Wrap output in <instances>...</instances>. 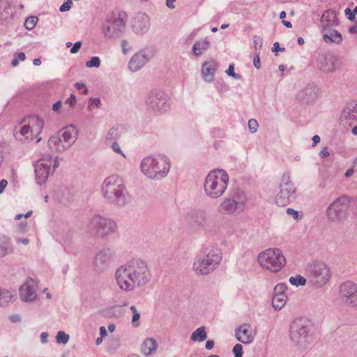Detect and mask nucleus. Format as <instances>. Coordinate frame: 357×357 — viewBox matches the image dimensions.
Instances as JSON below:
<instances>
[{"instance_id":"obj_1","label":"nucleus","mask_w":357,"mask_h":357,"mask_svg":"<svg viewBox=\"0 0 357 357\" xmlns=\"http://www.w3.org/2000/svg\"><path fill=\"white\" fill-rule=\"evenodd\" d=\"M152 277L147 263L140 259H133L119 266L115 272V278L119 287L126 291H131L136 288L148 284Z\"/></svg>"},{"instance_id":"obj_2","label":"nucleus","mask_w":357,"mask_h":357,"mask_svg":"<svg viewBox=\"0 0 357 357\" xmlns=\"http://www.w3.org/2000/svg\"><path fill=\"white\" fill-rule=\"evenodd\" d=\"M104 198L110 204L123 206L129 202L128 193L121 177L112 174L105 178L102 183Z\"/></svg>"},{"instance_id":"obj_3","label":"nucleus","mask_w":357,"mask_h":357,"mask_svg":"<svg viewBox=\"0 0 357 357\" xmlns=\"http://www.w3.org/2000/svg\"><path fill=\"white\" fill-rule=\"evenodd\" d=\"M170 168V159L162 154L147 156L140 163V169L144 175L154 180H160L166 177Z\"/></svg>"},{"instance_id":"obj_4","label":"nucleus","mask_w":357,"mask_h":357,"mask_svg":"<svg viewBox=\"0 0 357 357\" xmlns=\"http://www.w3.org/2000/svg\"><path fill=\"white\" fill-rule=\"evenodd\" d=\"M289 334L291 342L299 350L307 349L313 342L312 325L304 317L296 318L291 323Z\"/></svg>"},{"instance_id":"obj_5","label":"nucleus","mask_w":357,"mask_h":357,"mask_svg":"<svg viewBox=\"0 0 357 357\" xmlns=\"http://www.w3.org/2000/svg\"><path fill=\"white\" fill-rule=\"evenodd\" d=\"M229 176L222 169H213L206 176L204 184L206 195L211 199L220 197L227 188Z\"/></svg>"},{"instance_id":"obj_6","label":"nucleus","mask_w":357,"mask_h":357,"mask_svg":"<svg viewBox=\"0 0 357 357\" xmlns=\"http://www.w3.org/2000/svg\"><path fill=\"white\" fill-rule=\"evenodd\" d=\"M222 261V254L217 250L206 249L195 258L192 270L198 275H206L214 271Z\"/></svg>"},{"instance_id":"obj_7","label":"nucleus","mask_w":357,"mask_h":357,"mask_svg":"<svg viewBox=\"0 0 357 357\" xmlns=\"http://www.w3.org/2000/svg\"><path fill=\"white\" fill-rule=\"evenodd\" d=\"M259 265L271 272L279 271L286 264L282 251L278 248H268L257 256Z\"/></svg>"},{"instance_id":"obj_8","label":"nucleus","mask_w":357,"mask_h":357,"mask_svg":"<svg viewBox=\"0 0 357 357\" xmlns=\"http://www.w3.org/2000/svg\"><path fill=\"white\" fill-rule=\"evenodd\" d=\"M127 21L125 12L113 13L109 16L102 27V33L105 38H113L119 36L124 30Z\"/></svg>"},{"instance_id":"obj_9","label":"nucleus","mask_w":357,"mask_h":357,"mask_svg":"<svg viewBox=\"0 0 357 357\" xmlns=\"http://www.w3.org/2000/svg\"><path fill=\"white\" fill-rule=\"evenodd\" d=\"M116 225L111 219L100 215L93 216L87 226L89 233L96 236H105L115 231Z\"/></svg>"},{"instance_id":"obj_10","label":"nucleus","mask_w":357,"mask_h":357,"mask_svg":"<svg viewBox=\"0 0 357 357\" xmlns=\"http://www.w3.org/2000/svg\"><path fill=\"white\" fill-rule=\"evenodd\" d=\"M309 280L317 288L324 286L330 280L331 273L329 267L323 262H315L310 266Z\"/></svg>"},{"instance_id":"obj_11","label":"nucleus","mask_w":357,"mask_h":357,"mask_svg":"<svg viewBox=\"0 0 357 357\" xmlns=\"http://www.w3.org/2000/svg\"><path fill=\"white\" fill-rule=\"evenodd\" d=\"M296 188L289 176H283L280 184V191L275 197V202L280 206H284L296 199Z\"/></svg>"},{"instance_id":"obj_12","label":"nucleus","mask_w":357,"mask_h":357,"mask_svg":"<svg viewBox=\"0 0 357 357\" xmlns=\"http://www.w3.org/2000/svg\"><path fill=\"white\" fill-rule=\"evenodd\" d=\"M145 103L147 109L155 114L164 113L169 107L167 96L158 91L150 92L145 99Z\"/></svg>"},{"instance_id":"obj_13","label":"nucleus","mask_w":357,"mask_h":357,"mask_svg":"<svg viewBox=\"0 0 357 357\" xmlns=\"http://www.w3.org/2000/svg\"><path fill=\"white\" fill-rule=\"evenodd\" d=\"M156 54V49L153 46L146 47L135 53L130 59L128 66L130 71L137 72Z\"/></svg>"},{"instance_id":"obj_14","label":"nucleus","mask_w":357,"mask_h":357,"mask_svg":"<svg viewBox=\"0 0 357 357\" xmlns=\"http://www.w3.org/2000/svg\"><path fill=\"white\" fill-rule=\"evenodd\" d=\"M349 205V198L346 195L337 197L327 208L326 215L331 221H337L344 218Z\"/></svg>"},{"instance_id":"obj_15","label":"nucleus","mask_w":357,"mask_h":357,"mask_svg":"<svg viewBox=\"0 0 357 357\" xmlns=\"http://www.w3.org/2000/svg\"><path fill=\"white\" fill-rule=\"evenodd\" d=\"M245 203L244 195L228 197L223 200L220 206V211L224 213L232 214L236 211H242Z\"/></svg>"},{"instance_id":"obj_16","label":"nucleus","mask_w":357,"mask_h":357,"mask_svg":"<svg viewBox=\"0 0 357 357\" xmlns=\"http://www.w3.org/2000/svg\"><path fill=\"white\" fill-rule=\"evenodd\" d=\"M52 158L46 156L38 160L35 167L36 181L38 185H42L46 182L51 172Z\"/></svg>"},{"instance_id":"obj_17","label":"nucleus","mask_w":357,"mask_h":357,"mask_svg":"<svg viewBox=\"0 0 357 357\" xmlns=\"http://www.w3.org/2000/svg\"><path fill=\"white\" fill-rule=\"evenodd\" d=\"M114 259V252L109 248H105L97 253L94 261L93 267L96 271L102 272L106 270Z\"/></svg>"},{"instance_id":"obj_18","label":"nucleus","mask_w":357,"mask_h":357,"mask_svg":"<svg viewBox=\"0 0 357 357\" xmlns=\"http://www.w3.org/2000/svg\"><path fill=\"white\" fill-rule=\"evenodd\" d=\"M340 294L344 302L352 306H357V286L355 283L347 281L341 284Z\"/></svg>"},{"instance_id":"obj_19","label":"nucleus","mask_w":357,"mask_h":357,"mask_svg":"<svg viewBox=\"0 0 357 357\" xmlns=\"http://www.w3.org/2000/svg\"><path fill=\"white\" fill-rule=\"evenodd\" d=\"M335 58L331 54H321L317 58V68L325 73L334 72L335 70Z\"/></svg>"},{"instance_id":"obj_20","label":"nucleus","mask_w":357,"mask_h":357,"mask_svg":"<svg viewBox=\"0 0 357 357\" xmlns=\"http://www.w3.org/2000/svg\"><path fill=\"white\" fill-rule=\"evenodd\" d=\"M36 284L32 279H28L20 288V296L22 301L31 302L36 298Z\"/></svg>"},{"instance_id":"obj_21","label":"nucleus","mask_w":357,"mask_h":357,"mask_svg":"<svg viewBox=\"0 0 357 357\" xmlns=\"http://www.w3.org/2000/svg\"><path fill=\"white\" fill-rule=\"evenodd\" d=\"M64 142V144L69 149L77 140L78 130L74 126H68L61 129L58 132Z\"/></svg>"},{"instance_id":"obj_22","label":"nucleus","mask_w":357,"mask_h":357,"mask_svg":"<svg viewBox=\"0 0 357 357\" xmlns=\"http://www.w3.org/2000/svg\"><path fill=\"white\" fill-rule=\"evenodd\" d=\"M150 18L146 14H140L133 22L134 31L137 33H146L150 27Z\"/></svg>"},{"instance_id":"obj_23","label":"nucleus","mask_w":357,"mask_h":357,"mask_svg":"<svg viewBox=\"0 0 357 357\" xmlns=\"http://www.w3.org/2000/svg\"><path fill=\"white\" fill-rule=\"evenodd\" d=\"M317 89L313 85H308L301 90L297 95L298 98L304 103H310L316 99Z\"/></svg>"},{"instance_id":"obj_24","label":"nucleus","mask_w":357,"mask_h":357,"mask_svg":"<svg viewBox=\"0 0 357 357\" xmlns=\"http://www.w3.org/2000/svg\"><path fill=\"white\" fill-rule=\"evenodd\" d=\"M357 120V107L351 105L346 107L342 112L340 121L343 125H353V121Z\"/></svg>"},{"instance_id":"obj_25","label":"nucleus","mask_w":357,"mask_h":357,"mask_svg":"<svg viewBox=\"0 0 357 357\" xmlns=\"http://www.w3.org/2000/svg\"><path fill=\"white\" fill-rule=\"evenodd\" d=\"M236 337L243 344L251 343L254 339L250 326L248 324L242 325L236 330Z\"/></svg>"},{"instance_id":"obj_26","label":"nucleus","mask_w":357,"mask_h":357,"mask_svg":"<svg viewBox=\"0 0 357 357\" xmlns=\"http://www.w3.org/2000/svg\"><path fill=\"white\" fill-rule=\"evenodd\" d=\"M14 15V8L10 2L6 1L0 5V23L10 22Z\"/></svg>"},{"instance_id":"obj_27","label":"nucleus","mask_w":357,"mask_h":357,"mask_svg":"<svg viewBox=\"0 0 357 357\" xmlns=\"http://www.w3.org/2000/svg\"><path fill=\"white\" fill-rule=\"evenodd\" d=\"M217 68V63L215 61L211 60L202 64V74L206 82H211L214 78V73Z\"/></svg>"},{"instance_id":"obj_28","label":"nucleus","mask_w":357,"mask_h":357,"mask_svg":"<svg viewBox=\"0 0 357 357\" xmlns=\"http://www.w3.org/2000/svg\"><path fill=\"white\" fill-rule=\"evenodd\" d=\"M321 26L324 31L328 27L337 24L336 13L332 10H327L322 14L321 19Z\"/></svg>"},{"instance_id":"obj_29","label":"nucleus","mask_w":357,"mask_h":357,"mask_svg":"<svg viewBox=\"0 0 357 357\" xmlns=\"http://www.w3.org/2000/svg\"><path fill=\"white\" fill-rule=\"evenodd\" d=\"M48 146L52 151L56 152H63L68 149V147L64 144V142L59 134L50 138Z\"/></svg>"},{"instance_id":"obj_30","label":"nucleus","mask_w":357,"mask_h":357,"mask_svg":"<svg viewBox=\"0 0 357 357\" xmlns=\"http://www.w3.org/2000/svg\"><path fill=\"white\" fill-rule=\"evenodd\" d=\"M16 299V294L0 287V306L6 307L13 303Z\"/></svg>"},{"instance_id":"obj_31","label":"nucleus","mask_w":357,"mask_h":357,"mask_svg":"<svg viewBox=\"0 0 357 357\" xmlns=\"http://www.w3.org/2000/svg\"><path fill=\"white\" fill-rule=\"evenodd\" d=\"M210 45L211 43L206 38L197 40L192 48V53L195 56H199L205 52Z\"/></svg>"},{"instance_id":"obj_32","label":"nucleus","mask_w":357,"mask_h":357,"mask_svg":"<svg viewBox=\"0 0 357 357\" xmlns=\"http://www.w3.org/2000/svg\"><path fill=\"white\" fill-rule=\"evenodd\" d=\"M158 348V343L153 338L146 339L142 344V352L145 355L153 354Z\"/></svg>"},{"instance_id":"obj_33","label":"nucleus","mask_w":357,"mask_h":357,"mask_svg":"<svg viewBox=\"0 0 357 357\" xmlns=\"http://www.w3.org/2000/svg\"><path fill=\"white\" fill-rule=\"evenodd\" d=\"M324 40L326 43H335L339 44L342 42V38L340 33L336 30L330 31L323 35Z\"/></svg>"},{"instance_id":"obj_34","label":"nucleus","mask_w":357,"mask_h":357,"mask_svg":"<svg viewBox=\"0 0 357 357\" xmlns=\"http://www.w3.org/2000/svg\"><path fill=\"white\" fill-rule=\"evenodd\" d=\"M287 302V296L285 294H274L272 299V305L276 310H281Z\"/></svg>"},{"instance_id":"obj_35","label":"nucleus","mask_w":357,"mask_h":357,"mask_svg":"<svg viewBox=\"0 0 357 357\" xmlns=\"http://www.w3.org/2000/svg\"><path fill=\"white\" fill-rule=\"evenodd\" d=\"M207 338L206 328L201 326L195 331L191 335L192 341L204 342Z\"/></svg>"},{"instance_id":"obj_36","label":"nucleus","mask_w":357,"mask_h":357,"mask_svg":"<svg viewBox=\"0 0 357 357\" xmlns=\"http://www.w3.org/2000/svg\"><path fill=\"white\" fill-rule=\"evenodd\" d=\"M29 123L32 124V130L33 132L39 134L43 128L44 122L43 120L38 116H34L31 119Z\"/></svg>"},{"instance_id":"obj_37","label":"nucleus","mask_w":357,"mask_h":357,"mask_svg":"<svg viewBox=\"0 0 357 357\" xmlns=\"http://www.w3.org/2000/svg\"><path fill=\"white\" fill-rule=\"evenodd\" d=\"M121 132L118 127H112L109 129L106 139L107 141L112 142V140L118 139L120 137Z\"/></svg>"},{"instance_id":"obj_38","label":"nucleus","mask_w":357,"mask_h":357,"mask_svg":"<svg viewBox=\"0 0 357 357\" xmlns=\"http://www.w3.org/2000/svg\"><path fill=\"white\" fill-rule=\"evenodd\" d=\"M38 22V17L36 16H30L27 17L24 22V27L26 29L31 31L34 29Z\"/></svg>"},{"instance_id":"obj_39","label":"nucleus","mask_w":357,"mask_h":357,"mask_svg":"<svg viewBox=\"0 0 357 357\" xmlns=\"http://www.w3.org/2000/svg\"><path fill=\"white\" fill-rule=\"evenodd\" d=\"M289 282L291 284L294 286H304L306 283V279L301 275H297L296 277H291L289 278Z\"/></svg>"},{"instance_id":"obj_40","label":"nucleus","mask_w":357,"mask_h":357,"mask_svg":"<svg viewBox=\"0 0 357 357\" xmlns=\"http://www.w3.org/2000/svg\"><path fill=\"white\" fill-rule=\"evenodd\" d=\"M33 132V130H32L29 125H24L21 127L20 133V135L24 137L25 139H32L30 136Z\"/></svg>"},{"instance_id":"obj_41","label":"nucleus","mask_w":357,"mask_h":357,"mask_svg":"<svg viewBox=\"0 0 357 357\" xmlns=\"http://www.w3.org/2000/svg\"><path fill=\"white\" fill-rule=\"evenodd\" d=\"M130 310L133 313L132 317V324L134 327H138L139 326V319L140 318V314L137 310L136 307L134 305L130 307Z\"/></svg>"},{"instance_id":"obj_42","label":"nucleus","mask_w":357,"mask_h":357,"mask_svg":"<svg viewBox=\"0 0 357 357\" xmlns=\"http://www.w3.org/2000/svg\"><path fill=\"white\" fill-rule=\"evenodd\" d=\"M69 335L63 331H59L56 336V342L59 344H66L69 340Z\"/></svg>"},{"instance_id":"obj_43","label":"nucleus","mask_w":357,"mask_h":357,"mask_svg":"<svg viewBox=\"0 0 357 357\" xmlns=\"http://www.w3.org/2000/svg\"><path fill=\"white\" fill-rule=\"evenodd\" d=\"M100 65V60L98 56H93L89 61L86 63L87 68H98Z\"/></svg>"},{"instance_id":"obj_44","label":"nucleus","mask_w":357,"mask_h":357,"mask_svg":"<svg viewBox=\"0 0 357 357\" xmlns=\"http://www.w3.org/2000/svg\"><path fill=\"white\" fill-rule=\"evenodd\" d=\"M287 286L283 283L278 284L274 288V294H284Z\"/></svg>"},{"instance_id":"obj_45","label":"nucleus","mask_w":357,"mask_h":357,"mask_svg":"<svg viewBox=\"0 0 357 357\" xmlns=\"http://www.w3.org/2000/svg\"><path fill=\"white\" fill-rule=\"evenodd\" d=\"M233 353L234 357H242L243 356V346L240 344H236L233 348Z\"/></svg>"},{"instance_id":"obj_46","label":"nucleus","mask_w":357,"mask_h":357,"mask_svg":"<svg viewBox=\"0 0 357 357\" xmlns=\"http://www.w3.org/2000/svg\"><path fill=\"white\" fill-rule=\"evenodd\" d=\"M227 74L229 76L233 77L235 79H239L241 78V76L239 74H236L234 72V66L233 64L230 65L228 69L226 71Z\"/></svg>"},{"instance_id":"obj_47","label":"nucleus","mask_w":357,"mask_h":357,"mask_svg":"<svg viewBox=\"0 0 357 357\" xmlns=\"http://www.w3.org/2000/svg\"><path fill=\"white\" fill-rule=\"evenodd\" d=\"M248 128L252 133L255 132L257 130L258 123L255 119H250L248 121Z\"/></svg>"},{"instance_id":"obj_48","label":"nucleus","mask_w":357,"mask_h":357,"mask_svg":"<svg viewBox=\"0 0 357 357\" xmlns=\"http://www.w3.org/2000/svg\"><path fill=\"white\" fill-rule=\"evenodd\" d=\"M12 252L13 250L11 248H9L8 246L0 245V258L3 257Z\"/></svg>"},{"instance_id":"obj_49","label":"nucleus","mask_w":357,"mask_h":357,"mask_svg":"<svg viewBox=\"0 0 357 357\" xmlns=\"http://www.w3.org/2000/svg\"><path fill=\"white\" fill-rule=\"evenodd\" d=\"M73 6V1L71 0H67L65 1L59 8L61 12H66L69 10Z\"/></svg>"},{"instance_id":"obj_50","label":"nucleus","mask_w":357,"mask_h":357,"mask_svg":"<svg viewBox=\"0 0 357 357\" xmlns=\"http://www.w3.org/2000/svg\"><path fill=\"white\" fill-rule=\"evenodd\" d=\"M253 43L255 50H257L258 49H261L262 47V39L261 37L255 36L253 37Z\"/></svg>"},{"instance_id":"obj_51","label":"nucleus","mask_w":357,"mask_h":357,"mask_svg":"<svg viewBox=\"0 0 357 357\" xmlns=\"http://www.w3.org/2000/svg\"><path fill=\"white\" fill-rule=\"evenodd\" d=\"M75 87L79 91L83 90L82 93L84 95H86L89 92V90L87 89L86 85L82 82L75 83Z\"/></svg>"},{"instance_id":"obj_52","label":"nucleus","mask_w":357,"mask_h":357,"mask_svg":"<svg viewBox=\"0 0 357 357\" xmlns=\"http://www.w3.org/2000/svg\"><path fill=\"white\" fill-rule=\"evenodd\" d=\"M287 213L289 215H292L295 220H299L301 216L299 215L298 212L293 208H289L287 209Z\"/></svg>"},{"instance_id":"obj_53","label":"nucleus","mask_w":357,"mask_h":357,"mask_svg":"<svg viewBox=\"0 0 357 357\" xmlns=\"http://www.w3.org/2000/svg\"><path fill=\"white\" fill-rule=\"evenodd\" d=\"M112 149L114 152L118 153L122 155L124 158H126L125 154L121 151V147L118 143L113 142L112 145Z\"/></svg>"},{"instance_id":"obj_54","label":"nucleus","mask_w":357,"mask_h":357,"mask_svg":"<svg viewBox=\"0 0 357 357\" xmlns=\"http://www.w3.org/2000/svg\"><path fill=\"white\" fill-rule=\"evenodd\" d=\"M82 46V43L80 41L76 42L72 48L70 49V53L75 54L79 52Z\"/></svg>"},{"instance_id":"obj_55","label":"nucleus","mask_w":357,"mask_h":357,"mask_svg":"<svg viewBox=\"0 0 357 357\" xmlns=\"http://www.w3.org/2000/svg\"><path fill=\"white\" fill-rule=\"evenodd\" d=\"M76 102V97L74 94H70V97L66 100V103L73 107Z\"/></svg>"},{"instance_id":"obj_56","label":"nucleus","mask_w":357,"mask_h":357,"mask_svg":"<svg viewBox=\"0 0 357 357\" xmlns=\"http://www.w3.org/2000/svg\"><path fill=\"white\" fill-rule=\"evenodd\" d=\"M345 15L347 16V18L350 21H354L355 20L354 15L353 12L350 10V8H347L344 10Z\"/></svg>"},{"instance_id":"obj_57","label":"nucleus","mask_w":357,"mask_h":357,"mask_svg":"<svg viewBox=\"0 0 357 357\" xmlns=\"http://www.w3.org/2000/svg\"><path fill=\"white\" fill-rule=\"evenodd\" d=\"M121 47H122V52L123 54H126L128 52V50L127 49V46L128 45V43L126 40H121Z\"/></svg>"},{"instance_id":"obj_58","label":"nucleus","mask_w":357,"mask_h":357,"mask_svg":"<svg viewBox=\"0 0 357 357\" xmlns=\"http://www.w3.org/2000/svg\"><path fill=\"white\" fill-rule=\"evenodd\" d=\"M254 66L256 68L259 69L261 68L259 54H257L253 60Z\"/></svg>"},{"instance_id":"obj_59","label":"nucleus","mask_w":357,"mask_h":357,"mask_svg":"<svg viewBox=\"0 0 357 357\" xmlns=\"http://www.w3.org/2000/svg\"><path fill=\"white\" fill-rule=\"evenodd\" d=\"M272 50L273 52H278V51L284 52L285 50V48L284 47H280L279 43L278 42H275L273 44V46L272 47Z\"/></svg>"},{"instance_id":"obj_60","label":"nucleus","mask_w":357,"mask_h":357,"mask_svg":"<svg viewBox=\"0 0 357 357\" xmlns=\"http://www.w3.org/2000/svg\"><path fill=\"white\" fill-rule=\"evenodd\" d=\"M49 334L47 332H43L40 334V341L41 343L45 344L47 342V337Z\"/></svg>"},{"instance_id":"obj_61","label":"nucleus","mask_w":357,"mask_h":357,"mask_svg":"<svg viewBox=\"0 0 357 357\" xmlns=\"http://www.w3.org/2000/svg\"><path fill=\"white\" fill-rule=\"evenodd\" d=\"M7 185H8V181L6 179H2L0 181V194H1L3 192L4 189L7 186Z\"/></svg>"},{"instance_id":"obj_62","label":"nucleus","mask_w":357,"mask_h":357,"mask_svg":"<svg viewBox=\"0 0 357 357\" xmlns=\"http://www.w3.org/2000/svg\"><path fill=\"white\" fill-rule=\"evenodd\" d=\"M61 105H62V102L61 101H57L56 102H55L53 106H52V110L54 112H58L59 111V109L61 108Z\"/></svg>"},{"instance_id":"obj_63","label":"nucleus","mask_w":357,"mask_h":357,"mask_svg":"<svg viewBox=\"0 0 357 357\" xmlns=\"http://www.w3.org/2000/svg\"><path fill=\"white\" fill-rule=\"evenodd\" d=\"M10 320L13 323L20 322L21 321V317L18 314L12 315L10 317Z\"/></svg>"},{"instance_id":"obj_64","label":"nucleus","mask_w":357,"mask_h":357,"mask_svg":"<svg viewBox=\"0 0 357 357\" xmlns=\"http://www.w3.org/2000/svg\"><path fill=\"white\" fill-rule=\"evenodd\" d=\"M319 155L321 158H324L329 155V152L326 147L322 149V150L319 153Z\"/></svg>"}]
</instances>
